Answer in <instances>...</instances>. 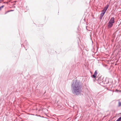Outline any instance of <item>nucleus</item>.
I'll list each match as a JSON object with an SVG mask.
<instances>
[{"mask_svg":"<svg viewBox=\"0 0 121 121\" xmlns=\"http://www.w3.org/2000/svg\"><path fill=\"white\" fill-rule=\"evenodd\" d=\"M4 7V5H3L2 6H1V7H0V10H1V9L2 8H3Z\"/></svg>","mask_w":121,"mask_h":121,"instance_id":"nucleus-10","label":"nucleus"},{"mask_svg":"<svg viewBox=\"0 0 121 121\" xmlns=\"http://www.w3.org/2000/svg\"><path fill=\"white\" fill-rule=\"evenodd\" d=\"M73 86V84H72V86Z\"/></svg>","mask_w":121,"mask_h":121,"instance_id":"nucleus-11","label":"nucleus"},{"mask_svg":"<svg viewBox=\"0 0 121 121\" xmlns=\"http://www.w3.org/2000/svg\"><path fill=\"white\" fill-rule=\"evenodd\" d=\"M104 15V14L101 13L100 14V16L101 17H102Z\"/></svg>","mask_w":121,"mask_h":121,"instance_id":"nucleus-8","label":"nucleus"},{"mask_svg":"<svg viewBox=\"0 0 121 121\" xmlns=\"http://www.w3.org/2000/svg\"><path fill=\"white\" fill-rule=\"evenodd\" d=\"M97 72L96 71V70L95 71L94 74L92 75L93 77L94 78H95L97 75Z\"/></svg>","mask_w":121,"mask_h":121,"instance_id":"nucleus-3","label":"nucleus"},{"mask_svg":"<svg viewBox=\"0 0 121 121\" xmlns=\"http://www.w3.org/2000/svg\"><path fill=\"white\" fill-rule=\"evenodd\" d=\"M116 92H118V91H119V92H121V91H119V90H116Z\"/></svg>","mask_w":121,"mask_h":121,"instance_id":"nucleus-9","label":"nucleus"},{"mask_svg":"<svg viewBox=\"0 0 121 121\" xmlns=\"http://www.w3.org/2000/svg\"><path fill=\"white\" fill-rule=\"evenodd\" d=\"M114 18L113 17L111 18L108 23V27H111L113 26V24L114 23Z\"/></svg>","mask_w":121,"mask_h":121,"instance_id":"nucleus-2","label":"nucleus"},{"mask_svg":"<svg viewBox=\"0 0 121 121\" xmlns=\"http://www.w3.org/2000/svg\"><path fill=\"white\" fill-rule=\"evenodd\" d=\"M109 6L108 5H107V6L106 7H105L104 9L103 10H106H106H107V9L108 8V7Z\"/></svg>","mask_w":121,"mask_h":121,"instance_id":"nucleus-4","label":"nucleus"},{"mask_svg":"<svg viewBox=\"0 0 121 121\" xmlns=\"http://www.w3.org/2000/svg\"><path fill=\"white\" fill-rule=\"evenodd\" d=\"M0 3H1V2H0Z\"/></svg>","mask_w":121,"mask_h":121,"instance_id":"nucleus-12","label":"nucleus"},{"mask_svg":"<svg viewBox=\"0 0 121 121\" xmlns=\"http://www.w3.org/2000/svg\"><path fill=\"white\" fill-rule=\"evenodd\" d=\"M121 117L119 118L117 121H121Z\"/></svg>","mask_w":121,"mask_h":121,"instance_id":"nucleus-7","label":"nucleus"},{"mask_svg":"<svg viewBox=\"0 0 121 121\" xmlns=\"http://www.w3.org/2000/svg\"><path fill=\"white\" fill-rule=\"evenodd\" d=\"M106 12V11L105 10H103L102 11V13L104 14V13H105V12Z\"/></svg>","mask_w":121,"mask_h":121,"instance_id":"nucleus-6","label":"nucleus"},{"mask_svg":"<svg viewBox=\"0 0 121 121\" xmlns=\"http://www.w3.org/2000/svg\"><path fill=\"white\" fill-rule=\"evenodd\" d=\"M121 106V102H119L118 103V106L120 107Z\"/></svg>","mask_w":121,"mask_h":121,"instance_id":"nucleus-5","label":"nucleus"},{"mask_svg":"<svg viewBox=\"0 0 121 121\" xmlns=\"http://www.w3.org/2000/svg\"><path fill=\"white\" fill-rule=\"evenodd\" d=\"M80 87L79 84L77 82H75V86L73 87L72 91L73 94L76 95L79 94L81 92Z\"/></svg>","mask_w":121,"mask_h":121,"instance_id":"nucleus-1","label":"nucleus"}]
</instances>
